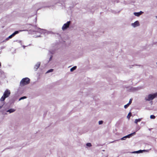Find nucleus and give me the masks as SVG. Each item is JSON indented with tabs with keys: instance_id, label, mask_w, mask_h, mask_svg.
Returning a JSON list of instances; mask_svg holds the SVG:
<instances>
[{
	"instance_id": "nucleus-1",
	"label": "nucleus",
	"mask_w": 157,
	"mask_h": 157,
	"mask_svg": "<svg viewBox=\"0 0 157 157\" xmlns=\"http://www.w3.org/2000/svg\"><path fill=\"white\" fill-rule=\"evenodd\" d=\"M10 94V90L6 89L4 92L3 95L0 98V101H4L6 98L9 96Z\"/></svg>"
},
{
	"instance_id": "nucleus-2",
	"label": "nucleus",
	"mask_w": 157,
	"mask_h": 157,
	"mask_svg": "<svg viewBox=\"0 0 157 157\" xmlns=\"http://www.w3.org/2000/svg\"><path fill=\"white\" fill-rule=\"evenodd\" d=\"M30 80L28 78H23L20 82V85L21 86H24L27 85L30 83Z\"/></svg>"
},
{
	"instance_id": "nucleus-3",
	"label": "nucleus",
	"mask_w": 157,
	"mask_h": 157,
	"mask_svg": "<svg viewBox=\"0 0 157 157\" xmlns=\"http://www.w3.org/2000/svg\"><path fill=\"white\" fill-rule=\"evenodd\" d=\"M157 96V93L153 94H149L148 96L146 97L145 100L147 101H150L152 100Z\"/></svg>"
},
{
	"instance_id": "nucleus-4",
	"label": "nucleus",
	"mask_w": 157,
	"mask_h": 157,
	"mask_svg": "<svg viewBox=\"0 0 157 157\" xmlns=\"http://www.w3.org/2000/svg\"><path fill=\"white\" fill-rule=\"evenodd\" d=\"M70 21H67L66 23L64 24L62 27V29L64 30L68 28L70 25Z\"/></svg>"
},
{
	"instance_id": "nucleus-5",
	"label": "nucleus",
	"mask_w": 157,
	"mask_h": 157,
	"mask_svg": "<svg viewBox=\"0 0 157 157\" xmlns=\"http://www.w3.org/2000/svg\"><path fill=\"white\" fill-rule=\"evenodd\" d=\"M18 31H16L13 33L12 35H10L8 37L6 38V40H8L9 39L11 38L12 37H13L16 34L18 33Z\"/></svg>"
},
{
	"instance_id": "nucleus-6",
	"label": "nucleus",
	"mask_w": 157,
	"mask_h": 157,
	"mask_svg": "<svg viewBox=\"0 0 157 157\" xmlns=\"http://www.w3.org/2000/svg\"><path fill=\"white\" fill-rule=\"evenodd\" d=\"M139 25V23L138 21H136L132 24V25L134 27L138 26Z\"/></svg>"
},
{
	"instance_id": "nucleus-7",
	"label": "nucleus",
	"mask_w": 157,
	"mask_h": 157,
	"mask_svg": "<svg viewBox=\"0 0 157 157\" xmlns=\"http://www.w3.org/2000/svg\"><path fill=\"white\" fill-rule=\"evenodd\" d=\"M135 134V132H134L133 133H131V134H130L127 136H126L123 137L121 139V140H124L125 139L124 138H127V137H128V138H129L130 136H132L133 134Z\"/></svg>"
},
{
	"instance_id": "nucleus-8",
	"label": "nucleus",
	"mask_w": 157,
	"mask_h": 157,
	"mask_svg": "<svg viewBox=\"0 0 157 157\" xmlns=\"http://www.w3.org/2000/svg\"><path fill=\"white\" fill-rule=\"evenodd\" d=\"M143 13V12L141 11L139 12H135L134 13V14L135 16L138 17L141 15Z\"/></svg>"
},
{
	"instance_id": "nucleus-9",
	"label": "nucleus",
	"mask_w": 157,
	"mask_h": 157,
	"mask_svg": "<svg viewBox=\"0 0 157 157\" xmlns=\"http://www.w3.org/2000/svg\"><path fill=\"white\" fill-rule=\"evenodd\" d=\"M15 111V109H11L8 110L7 112H9L10 113H13Z\"/></svg>"
},
{
	"instance_id": "nucleus-10",
	"label": "nucleus",
	"mask_w": 157,
	"mask_h": 157,
	"mask_svg": "<svg viewBox=\"0 0 157 157\" xmlns=\"http://www.w3.org/2000/svg\"><path fill=\"white\" fill-rule=\"evenodd\" d=\"M141 120V118H139L138 119H136L135 121V123L137 124L138 122H140Z\"/></svg>"
},
{
	"instance_id": "nucleus-11",
	"label": "nucleus",
	"mask_w": 157,
	"mask_h": 157,
	"mask_svg": "<svg viewBox=\"0 0 157 157\" xmlns=\"http://www.w3.org/2000/svg\"><path fill=\"white\" fill-rule=\"evenodd\" d=\"M143 151L141 150H140L138 151H135L133 152V153H142L143 152Z\"/></svg>"
},
{
	"instance_id": "nucleus-12",
	"label": "nucleus",
	"mask_w": 157,
	"mask_h": 157,
	"mask_svg": "<svg viewBox=\"0 0 157 157\" xmlns=\"http://www.w3.org/2000/svg\"><path fill=\"white\" fill-rule=\"evenodd\" d=\"M77 68L76 66H74L71 69L70 71H73L74 70L76 69Z\"/></svg>"
},
{
	"instance_id": "nucleus-13",
	"label": "nucleus",
	"mask_w": 157,
	"mask_h": 157,
	"mask_svg": "<svg viewBox=\"0 0 157 157\" xmlns=\"http://www.w3.org/2000/svg\"><path fill=\"white\" fill-rule=\"evenodd\" d=\"M131 115H132L131 113L130 112L128 114V115L127 116V118L128 119H129L130 117L131 116Z\"/></svg>"
},
{
	"instance_id": "nucleus-14",
	"label": "nucleus",
	"mask_w": 157,
	"mask_h": 157,
	"mask_svg": "<svg viewBox=\"0 0 157 157\" xmlns=\"http://www.w3.org/2000/svg\"><path fill=\"white\" fill-rule=\"evenodd\" d=\"M150 117L151 119H154L155 117L154 115H151L150 116Z\"/></svg>"
},
{
	"instance_id": "nucleus-15",
	"label": "nucleus",
	"mask_w": 157,
	"mask_h": 157,
	"mask_svg": "<svg viewBox=\"0 0 157 157\" xmlns=\"http://www.w3.org/2000/svg\"><path fill=\"white\" fill-rule=\"evenodd\" d=\"M86 145L88 147H91V144L90 143H88L86 144Z\"/></svg>"
},
{
	"instance_id": "nucleus-16",
	"label": "nucleus",
	"mask_w": 157,
	"mask_h": 157,
	"mask_svg": "<svg viewBox=\"0 0 157 157\" xmlns=\"http://www.w3.org/2000/svg\"><path fill=\"white\" fill-rule=\"evenodd\" d=\"M129 104H128V103L127 104L124 105V108H125V109H126L129 106Z\"/></svg>"
},
{
	"instance_id": "nucleus-17",
	"label": "nucleus",
	"mask_w": 157,
	"mask_h": 157,
	"mask_svg": "<svg viewBox=\"0 0 157 157\" xmlns=\"http://www.w3.org/2000/svg\"><path fill=\"white\" fill-rule=\"evenodd\" d=\"M26 98V97H25V96H24V97H21V98H20L19 99V100H22V99H25V98Z\"/></svg>"
},
{
	"instance_id": "nucleus-18",
	"label": "nucleus",
	"mask_w": 157,
	"mask_h": 157,
	"mask_svg": "<svg viewBox=\"0 0 157 157\" xmlns=\"http://www.w3.org/2000/svg\"><path fill=\"white\" fill-rule=\"evenodd\" d=\"M53 69H51L49 70L47 72L49 73L50 72H52V71H53Z\"/></svg>"
},
{
	"instance_id": "nucleus-19",
	"label": "nucleus",
	"mask_w": 157,
	"mask_h": 157,
	"mask_svg": "<svg viewBox=\"0 0 157 157\" xmlns=\"http://www.w3.org/2000/svg\"><path fill=\"white\" fill-rule=\"evenodd\" d=\"M99 124H102L103 123V121H99L98 122Z\"/></svg>"
},
{
	"instance_id": "nucleus-20",
	"label": "nucleus",
	"mask_w": 157,
	"mask_h": 157,
	"mask_svg": "<svg viewBox=\"0 0 157 157\" xmlns=\"http://www.w3.org/2000/svg\"><path fill=\"white\" fill-rule=\"evenodd\" d=\"M132 102V99H130L129 101V102L128 104H129V105H130L131 103Z\"/></svg>"
},
{
	"instance_id": "nucleus-21",
	"label": "nucleus",
	"mask_w": 157,
	"mask_h": 157,
	"mask_svg": "<svg viewBox=\"0 0 157 157\" xmlns=\"http://www.w3.org/2000/svg\"><path fill=\"white\" fill-rule=\"evenodd\" d=\"M40 65V64H38L36 65V66L37 67V68H38L39 67Z\"/></svg>"
},
{
	"instance_id": "nucleus-22",
	"label": "nucleus",
	"mask_w": 157,
	"mask_h": 157,
	"mask_svg": "<svg viewBox=\"0 0 157 157\" xmlns=\"http://www.w3.org/2000/svg\"><path fill=\"white\" fill-rule=\"evenodd\" d=\"M1 63L0 62V67H1Z\"/></svg>"
},
{
	"instance_id": "nucleus-23",
	"label": "nucleus",
	"mask_w": 157,
	"mask_h": 157,
	"mask_svg": "<svg viewBox=\"0 0 157 157\" xmlns=\"http://www.w3.org/2000/svg\"><path fill=\"white\" fill-rule=\"evenodd\" d=\"M156 17H157V16Z\"/></svg>"
}]
</instances>
